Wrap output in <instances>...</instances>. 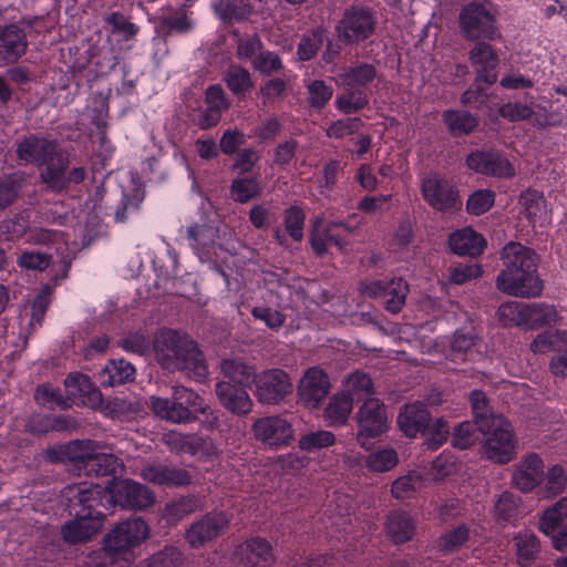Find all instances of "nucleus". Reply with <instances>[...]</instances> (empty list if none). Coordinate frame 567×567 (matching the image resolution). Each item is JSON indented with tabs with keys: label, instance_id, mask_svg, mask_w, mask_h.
<instances>
[{
	"label": "nucleus",
	"instance_id": "1",
	"mask_svg": "<svg viewBox=\"0 0 567 567\" xmlns=\"http://www.w3.org/2000/svg\"><path fill=\"white\" fill-rule=\"evenodd\" d=\"M503 269L496 277L499 291L519 298L542 293L543 282L537 274L538 256L534 249L517 241L507 243L501 250Z\"/></svg>",
	"mask_w": 567,
	"mask_h": 567
},
{
	"label": "nucleus",
	"instance_id": "2",
	"mask_svg": "<svg viewBox=\"0 0 567 567\" xmlns=\"http://www.w3.org/2000/svg\"><path fill=\"white\" fill-rule=\"evenodd\" d=\"M156 362L169 372L182 371L197 382L205 381L208 368L197 343L173 329L159 330L153 340Z\"/></svg>",
	"mask_w": 567,
	"mask_h": 567
},
{
	"label": "nucleus",
	"instance_id": "3",
	"mask_svg": "<svg viewBox=\"0 0 567 567\" xmlns=\"http://www.w3.org/2000/svg\"><path fill=\"white\" fill-rule=\"evenodd\" d=\"M71 502L81 506L75 517L62 526L63 539L71 544L83 543L96 535L102 526L104 514L95 511L101 504L105 488L97 484H75L66 486Z\"/></svg>",
	"mask_w": 567,
	"mask_h": 567
},
{
	"label": "nucleus",
	"instance_id": "4",
	"mask_svg": "<svg viewBox=\"0 0 567 567\" xmlns=\"http://www.w3.org/2000/svg\"><path fill=\"white\" fill-rule=\"evenodd\" d=\"M63 150L56 140L40 134H27L16 141V157L20 165L41 167V182H52L62 166Z\"/></svg>",
	"mask_w": 567,
	"mask_h": 567
},
{
	"label": "nucleus",
	"instance_id": "5",
	"mask_svg": "<svg viewBox=\"0 0 567 567\" xmlns=\"http://www.w3.org/2000/svg\"><path fill=\"white\" fill-rule=\"evenodd\" d=\"M150 405L156 416L175 424L193 421L194 412L205 414L209 411L198 393L183 385L173 386L171 398L151 396Z\"/></svg>",
	"mask_w": 567,
	"mask_h": 567
},
{
	"label": "nucleus",
	"instance_id": "6",
	"mask_svg": "<svg viewBox=\"0 0 567 567\" xmlns=\"http://www.w3.org/2000/svg\"><path fill=\"white\" fill-rule=\"evenodd\" d=\"M458 29L466 41H494L501 38L495 13L477 1H472L461 9Z\"/></svg>",
	"mask_w": 567,
	"mask_h": 567
},
{
	"label": "nucleus",
	"instance_id": "7",
	"mask_svg": "<svg viewBox=\"0 0 567 567\" xmlns=\"http://www.w3.org/2000/svg\"><path fill=\"white\" fill-rule=\"evenodd\" d=\"M375 28L377 17L371 9L350 6L343 11L334 31L341 43L352 45L369 39L374 33Z\"/></svg>",
	"mask_w": 567,
	"mask_h": 567
},
{
	"label": "nucleus",
	"instance_id": "8",
	"mask_svg": "<svg viewBox=\"0 0 567 567\" xmlns=\"http://www.w3.org/2000/svg\"><path fill=\"white\" fill-rule=\"evenodd\" d=\"M358 427L357 442L363 449H370V440L384 434L389 429L385 405L377 398H368L354 414Z\"/></svg>",
	"mask_w": 567,
	"mask_h": 567
},
{
	"label": "nucleus",
	"instance_id": "9",
	"mask_svg": "<svg viewBox=\"0 0 567 567\" xmlns=\"http://www.w3.org/2000/svg\"><path fill=\"white\" fill-rule=\"evenodd\" d=\"M483 436V454L486 458L506 464L516 455V440L509 422L503 419L492 421L486 431H480Z\"/></svg>",
	"mask_w": 567,
	"mask_h": 567
},
{
	"label": "nucleus",
	"instance_id": "10",
	"mask_svg": "<svg viewBox=\"0 0 567 567\" xmlns=\"http://www.w3.org/2000/svg\"><path fill=\"white\" fill-rule=\"evenodd\" d=\"M148 533L150 528L142 518L126 519L104 536L103 550L110 556L125 554L144 542Z\"/></svg>",
	"mask_w": 567,
	"mask_h": 567
},
{
	"label": "nucleus",
	"instance_id": "11",
	"mask_svg": "<svg viewBox=\"0 0 567 567\" xmlns=\"http://www.w3.org/2000/svg\"><path fill=\"white\" fill-rule=\"evenodd\" d=\"M255 396L262 404L276 405L290 395L293 385L289 374L279 368L257 373L254 378Z\"/></svg>",
	"mask_w": 567,
	"mask_h": 567
},
{
	"label": "nucleus",
	"instance_id": "12",
	"mask_svg": "<svg viewBox=\"0 0 567 567\" xmlns=\"http://www.w3.org/2000/svg\"><path fill=\"white\" fill-rule=\"evenodd\" d=\"M421 190L424 200L436 210L457 209L462 205L456 187L440 175L433 174L424 177Z\"/></svg>",
	"mask_w": 567,
	"mask_h": 567
},
{
	"label": "nucleus",
	"instance_id": "13",
	"mask_svg": "<svg viewBox=\"0 0 567 567\" xmlns=\"http://www.w3.org/2000/svg\"><path fill=\"white\" fill-rule=\"evenodd\" d=\"M251 432L256 441L275 449L288 446L295 439L292 425L279 415L257 419Z\"/></svg>",
	"mask_w": 567,
	"mask_h": 567
},
{
	"label": "nucleus",
	"instance_id": "14",
	"mask_svg": "<svg viewBox=\"0 0 567 567\" xmlns=\"http://www.w3.org/2000/svg\"><path fill=\"white\" fill-rule=\"evenodd\" d=\"M229 519L221 512H212L193 522L185 530V539L192 548H200L226 533Z\"/></svg>",
	"mask_w": 567,
	"mask_h": 567
},
{
	"label": "nucleus",
	"instance_id": "15",
	"mask_svg": "<svg viewBox=\"0 0 567 567\" xmlns=\"http://www.w3.org/2000/svg\"><path fill=\"white\" fill-rule=\"evenodd\" d=\"M329 391V377L319 367L308 368L297 385V394L300 401L311 409L318 408Z\"/></svg>",
	"mask_w": 567,
	"mask_h": 567
},
{
	"label": "nucleus",
	"instance_id": "16",
	"mask_svg": "<svg viewBox=\"0 0 567 567\" xmlns=\"http://www.w3.org/2000/svg\"><path fill=\"white\" fill-rule=\"evenodd\" d=\"M355 229L357 227L350 226L343 221L332 220L323 226H320L319 221H317L310 235L311 248L318 256H322L327 252L328 244H333L340 250H343L349 245V241L342 233L353 234Z\"/></svg>",
	"mask_w": 567,
	"mask_h": 567
},
{
	"label": "nucleus",
	"instance_id": "17",
	"mask_svg": "<svg viewBox=\"0 0 567 567\" xmlns=\"http://www.w3.org/2000/svg\"><path fill=\"white\" fill-rule=\"evenodd\" d=\"M484 41L476 42L468 51V61L475 71V81L493 84L497 81L496 68L499 64L498 53Z\"/></svg>",
	"mask_w": 567,
	"mask_h": 567
},
{
	"label": "nucleus",
	"instance_id": "18",
	"mask_svg": "<svg viewBox=\"0 0 567 567\" xmlns=\"http://www.w3.org/2000/svg\"><path fill=\"white\" fill-rule=\"evenodd\" d=\"M466 165L475 173L487 176L511 178L515 175L514 166L496 152H472L466 157Z\"/></svg>",
	"mask_w": 567,
	"mask_h": 567
},
{
	"label": "nucleus",
	"instance_id": "19",
	"mask_svg": "<svg viewBox=\"0 0 567 567\" xmlns=\"http://www.w3.org/2000/svg\"><path fill=\"white\" fill-rule=\"evenodd\" d=\"M544 478V462L537 453L524 455L514 466L512 484L520 492L528 493Z\"/></svg>",
	"mask_w": 567,
	"mask_h": 567
},
{
	"label": "nucleus",
	"instance_id": "20",
	"mask_svg": "<svg viewBox=\"0 0 567 567\" xmlns=\"http://www.w3.org/2000/svg\"><path fill=\"white\" fill-rule=\"evenodd\" d=\"M244 385L226 380L215 384V394L219 404L231 414L243 416L251 412L254 402Z\"/></svg>",
	"mask_w": 567,
	"mask_h": 567
},
{
	"label": "nucleus",
	"instance_id": "21",
	"mask_svg": "<svg viewBox=\"0 0 567 567\" xmlns=\"http://www.w3.org/2000/svg\"><path fill=\"white\" fill-rule=\"evenodd\" d=\"M519 215L524 216L533 228L544 227L550 221V209L543 193L525 189L518 198Z\"/></svg>",
	"mask_w": 567,
	"mask_h": 567
},
{
	"label": "nucleus",
	"instance_id": "22",
	"mask_svg": "<svg viewBox=\"0 0 567 567\" xmlns=\"http://www.w3.org/2000/svg\"><path fill=\"white\" fill-rule=\"evenodd\" d=\"M238 563L244 567H270L275 556L270 544L260 537L247 539L236 549Z\"/></svg>",
	"mask_w": 567,
	"mask_h": 567
},
{
	"label": "nucleus",
	"instance_id": "23",
	"mask_svg": "<svg viewBox=\"0 0 567 567\" xmlns=\"http://www.w3.org/2000/svg\"><path fill=\"white\" fill-rule=\"evenodd\" d=\"M429 421L430 413L425 409V404L421 402L405 404L398 415V425L409 437L424 432L429 426Z\"/></svg>",
	"mask_w": 567,
	"mask_h": 567
},
{
	"label": "nucleus",
	"instance_id": "24",
	"mask_svg": "<svg viewBox=\"0 0 567 567\" xmlns=\"http://www.w3.org/2000/svg\"><path fill=\"white\" fill-rule=\"evenodd\" d=\"M28 47L25 33L17 24L3 27L0 31V59L16 62L25 53Z\"/></svg>",
	"mask_w": 567,
	"mask_h": 567
},
{
	"label": "nucleus",
	"instance_id": "25",
	"mask_svg": "<svg viewBox=\"0 0 567 567\" xmlns=\"http://www.w3.org/2000/svg\"><path fill=\"white\" fill-rule=\"evenodd\" d=\"M141 476L153 484L166 486H183L190 483L192 476L186 470L165 465H146Z\"/></svg>",
	"mask_w": 567,
	"mask_h": 567
},
{
	"label": "nucleus",
	"instance_id": "26",
	"mask_svg": "<svg viewBox=\"0 0 567 567\" xmlns=\"http://www.w3.org/2000/svg\"><path fill=\"white\" fill-rule=\"evenodd\" d=\"M118 501L125 507L144 509L154 504V494L146 487L134 481H124L117 487Z\"/></svg>",
	"mask_w": 567,
	"mask_h": 567
},
{
	"label": "nucleus",
	"instance_id": "27",
	"mask_svg": "<svg viewBox=\"0 0 567 567\" xmlns=\"http://www.w3.org/2000/svg\"><path fill=\"white\" fill-rule=\"evenodd\" d=\"M449 245L452 251L457 255L475 257L483 252L486 241L474 229L465 227L450 235Z\"/></svg>",
	"mask_w": 567,
	"mask_h": 567
},
{
	"label": "nucleus",
	"instance_id": "28",
	"mask_svg": "<svg viewBox=\"0 0 567 567\" xmlns=\"http://www.w3.org/2000/svg\"><path fill=\"white\" fill-rule=\"evenodd\" d=\"M340 84L344 89H360L370 84L377 78V68L372 63L358 62L354 65L341 69Z\"/></svg>",
	"mask_w": 567,
	"mask_h": 567
},
{
	"label": "nucleus",
	"instance_id": "29",
	"mask_svg": "<svg viewBox=\"0 0 567 567\" xmlns=\"http://www.w3.org/2000/svg\"><path fill=\"white\" fill-rule=\"evenodd\" d=\"M558 320L559 316L555 306L545 302L526 303L523 328L539 329L556 324Z\"/></svg>",
	"mask_w": 567,
	"mask_h": 567
},
{
	"label": "nucleus",
	"instance_id": "30",
	"mask_svg": "<svg viewBox=\"0 0 567 567\" xmlns=\"http://www.w3.org/2000/svg\"><path fill=\"white\" fill-rule=\"evenodd\" d=\"M385 530L394 544H403L412 539L415 533V524L408 513L395 511L389 515Z\"/></svg>",
	"mask_w": 567,
	"mask_h": 567
},
{
	"label": "nucleus",
	"instance_id": "31",
	"mask_svg": "<svg viewBox=\"0 0 567 567\" xmlns=\"http://www.w3.org/2000/svg\"><path fill=\"white\" fill-rule=\"evenodd\" d=\"M221 375L233 384L248 385L256 377L254 365L239 358L223 359L219 363Z\"/></svg>",
	"mask_w": 567,
	"mask_h": 567
},
{
	"label": "nucleus",
	"instance_id": "32",
	"mask_svg": "<svg viewBox=\"0 0 567 567\" xmlns=\"http://www.w3.org/2000/svg\"><path fill=\"white\" fill-rule=\"evenodd\" d=\"M134 375V365L124 359H117L111 360L99 372V380L103 386H114L132 381Z\"/></svg>",
	"mask_w": 567,
	"mask_h": 567
},
{
	"label": "nucleus",
	"instance_id": "33",
	"mask_svg": "<svg viewBox=\"0 0 567 567\" xmlns=\"http://www.w3.org/2000/svg\"><path fill=\"white\" fill-rule=\"evenodd\" d=\"M353 408V396L350 393L334 394L323 411L324 420L330 426H341L347 423Z\"/></svg>",
	"mask_w": 567,
	"mask_h": 567
},
{
	"label": "nucleus",
	"instance_id": "34",
	"mask_svg": "<svg viewBox=\"0 0 567 567\" xmlns=\"http://www.w3.org/2000/svg\"><path fill=\"white\" fill-rule=\"evenodd\" d=\"M474 424L478 431H486L492 421L503 419L504 416L496 414L489 404L487 395L481 390H473L468 396Z\"/></svg>",
	"mask_w": 567,
	"mask_h": 567
},
{
	"label": "nucleus",
	"instance_id": "35",
	"mask_svg": "<svg viewBox=\"0 0 567 567\" xmlns=\"http://www.w3.org/2000/svg\"><path fill=\"white\" fill-rule=\"evenodd\" d=\"M162 442L167 449L177 454L195 455L204 446V440L199 435L185 434L174 430L164 433Z\"/></svg>",
	"mask_w": 567,
	"mask_h": 567
},
{
	"label": "nucleus",
	"instance_id": "36",
	"mask_svg": "<svg viewBox=\"0 0 567 567\" xmlns=\"http://www.w3.org/2000/svg\"><path fill=\"white\" fill-rule=\"evenodd\" d=\"M425 485V477L420 471H409L393 481L391 495L395 499L412 498Z\"/></svg>",
	"mask_w": 567,
	"mask_h": 567
},
{
	"label": "nucleus",
	"instance_id": "37",
	"mask_svg": "<svg viewBox=\"0 0 567 567\" xmlns=\"http://www.w3.org/2000/svg\"><path fill=\"white\" fill-rule=\"evenodd\" d=\"M450 133L462 136L472 133L478 126V117L464 110H449L442 115Z\"/></svg>",
	"mask_w": 567,
	"mask_h": 567
},
{
	"label": "nucleus",
	"instance_id": "38",
	"mask_svg": "<svg viewBox=\"0 0 567 567\" xmlns=\"http://www.w3.org/2000/svg\"><path fill=\"white\" fill-rule=\"evenodd\" d=\"M123 467V462L116 455L94 451L84 468L96 476H115L122 473Z\"/></svg>",
	"mask_w": 567,
	"mask_h": 567
},
{
	"label": "nucleus",
	"instance_id": "39",
	"mask_svg": "<svg viewBox=\"0 0 567 567\" xmlns=\"http://www.w3.org/2000/svg\"><path fill=\"white\" fill-rule=\"evenodd\" d=\"M60 158L63 164L58 173L59 175L52 182H43L50 190L58 193L66 189L70 184L82 183L86 176V172L83 167H73L68 171L70 161L64 152H62Z\"/></svg>",
	"mask_w": 567,
	"mask_h": 567
},
{
	"label": "nucleus",
	"instance_id": "40",
	"mask_svg": "<svg viewBox=\"0 0 567 567\" xmlns=\"http://www.w3.org/2000/svg\"><path fill=\"white\" fill-rule=\"evenodd\" d=\"M559 528H567V497L548 507L539 519V529L544 534H553Z\"/></svg>",
	"mask_w": 567,
	"mask_h": 567
},
{
	"label": "nucleus",
	"instance_id": "41",
	"mask_svg": "<svg viewBox=\"0 0 567 567\" xmlns=\"http://www.w3.org/2000/svg\"><path fill=\"white\" fill-rule=\"evenodd\" d=\"M227 87L236 95H244L254 87L249 71L241 65L230 64L223 74Z\"/></svg>",
	"mask_w": 567,
	"mask_h": 567
},
{
	"label": "nucleus",
	"instance_id": "42",
	"mask_svg": "<svg viewBox=\"0 0 567 567\" xmlns=\"http://www.w3.org/2000/svg\"><path fill=\"white\" fill-rule=\"evenodd\" d=\"M215 11L224 21H240L248 19L254 7L247 0H220L215 4Z\"/></svg>",
	"mask_w": 567,
	"mask_h": 567
},
{
	"label": "nucleus",
	"instance_id": "43",
	"mask_svg": "<svg viewBox=\"0 0 567 567\" xmlns=\"http://www.w3.org/2000/svg\"><path fill=\"white\" fill-rule=\"evenodd\" d=\"M262 188L257 177L236 178L231 182L230 194L237 203H248L261 195Z\"/></svg>",
	"mask_w": 567,
	"mask_h": 567
},
{
	"label": "nucleus",
	"instance_id": "44",
	"mask_svg": "<svg viewBox=\"0 0 567 567\" xmlns=\"http://www.w3.org/2000/svg\"><path fill=\"white\" fill-rule=\"evenodd\" d=\"M516 547L517 561L522 566H527L535 560L539 551V543L536 536L530 532L519 533L514 538Z\"/></svg>",
	"mask_w": 567,
	"mask_h": 567
},
{
	"label": "nucleus",
	"instance_id": "45",
	"mask_svg": "<svg viewBox=\"0 0 567 567\" xmlns=\"http://www.w3.org/2000/svg\"><path fill=\"white\" fill-rule=\"evenodd\" d=\"M408 292L409 286L403 279L390 280L382 297L384 298L385 309L392 313H398L405 305Z\"/></svg>",
	"mask_w": 567,
	"mask_h": 567
},
{
	"label": "nucleus",
	"instance_id": "46",
	"mask_svg": "<svg viewBox=\"0 0 567 567\" xmlns=\"http://www.w3.org/2000/svg\"><path fill=\"white\" fill-rule=\"evenodd\" d=\"M23 183L24 177L19 173L0 177V209L7 208L16 202Z\"/></svg>",
	"mask_w": 567,
	"mask_h": 567
},
{
	"label": "nucleus",
	"instance_id": "47",
	"mask_svg": "<svg viewBox=\"0 0 567 567\" xmlns=\"http://www.w3.org/2000/svg\"><path fill=\"white\" fill-rule=\"evenodd\" d=\"M545 481L543 486V494L546 497H554L561 494L567 486V474L564 467L559 464L551 465L544 472Z\"/></svg>",
	"mask_w": 567,
	"mask_h": 567
},
{
	"label": "nucleus",
	"instance_id": "48",
	"mask_svg": "<svg viewBox=\"0 0 567 567\" xmlns=\"http://www.w3.org/2000/svg\"><path fill=\"white\" fill-rule=\"evenodd\" d=\"M336 442V436L327 430L310 431L301 434L298 440V447L306 452H316L329 447Z\"/></svg>",
	"mask_w": 567,
	"mask_h": 567
},
{
	"label": "nucleus",
	"instance_id": "49",
	"mask_svg": "<svg viewBox=\"0 0 567 567\" xmlns=\"http://www.w3.org/2000/svg\"><path fill=\"white\" fill-rule=\"evenodd\" d=\"M398 462V453L393 449H380L367 456L365 466L371 472L382 473L392 470Z\"/></svg>",
	"mask_w": 567,
	"mask_h": 567
},
{
	"label": "nucleus",
	"instance_id": "50",
	"mask_svg": "<svg viewBox=\"0 0 567 567\" xmlns=\"http://www.w3.org/2000/svg\"><path fill=\"white\" fill-rule=\"evenodd\" d=\"M347 391L346 393H350L353 399L365 400L368 398H372L373 394V382L371 378L363 372L355 371L348 375L346 380Z\"/></svg>",
	"mask_w": 567,
	"mask_h": 567
},
{
	"label": "nucleus",
	"instance_id": "51",
	"mask_svg": "<svg viewBox=\"0 0 567 567\" xmlns=\"http://www.w3.org/2000/svg\"><path fill=\"white\" fill-rule=\"evenodd\" d=\"M347 91L336 99V106L344 114L355 113L364 109L368 96L362 90L346 89Z\"/></svg>",
	"mask_w": 567,
	"mask_h": 567
},
{
	"label": "nucleus",
	"instance_id": "52",
	"mask_svg": "<svg viewBox=\"0 0 567 567\" xmlns=\"http://www.w3.org/2000/svg\"><path fill=\"white\" fill-rule=\"evenodd\" d=\"M97 450V444L91 440L72 441L63 444V452L68 461L81 462L84 466L87 464L89 458L93 452Z\"/></svg>",
	"mask_w": 567,
	"mask_h": 567
},
{
	"label": "nucleus",
	"instance_id": "53",
	"mask_svg": "<svg viewBox=\"0 0 567 567\" xmlns=\"http://www.w3.org/2000/svg\"><path fill=\"white\" fill-rule=\"evenodd\" d=\"M182 553L177 547H165L161 551L143 560L140 567H178L182 563Z\"/></svg>",
	"mask_w": 567,
	"mask_h": 567
},
{
	"label": "nucleus",
	"instance_id": "54",
	"mask_svg": "<svg viewBox=\"0 0 567 567\" xmlns=\"http://www.w3.org/2000/svg\"><path fill=\"white\" fill-rule=\"evenodd\" d=\"M51 262L52 256L39 250H24L17 259V264L20 268L33 271H43Z\"/></svg>",
	"mask_w": 567,
	"mask_h": 567
},
{
	"label": "nucleus",
	"instance_id": "55",
	"mask_svg": "<svg viewBox=\"0 0 567 567\" xmlns=\"http://www.w3.org/2000/svg\"><path fill=\"white\" fill-rule=\"evenodd\" d=\"M468 538V529L465 525L442 534L437 540L436 546L440 551L449 554L461 547Z\"/></svg>",
	"mask_w": 567,
	"mask_h": 567
},
{
	"label": "nucleus",
	"instance_id": "56",
	"mask_svg": "<svg viewBox=\"0 0 567 567\" xmlns=\"http://www.w3.org/2000/svg\"><path fill=\"white\" fill-rule=\"evenodd\" d=\"M105 22L111 27V32L121 37L125 41L134 39L138 32L137 25L128 21L124 14L120 12H113L105 17Z\"/></svg>",
	"mask_w": 567,
	"mask_h": 567
},
{
	"label": "nucleus",
	"instance_id": "57",
	"mask_svg": "<svg viewBox=\"0 0 567 567\" xmlns=\"http://www.w3.org/2000/svg\"><path fill=\"white\" fill-rule=\"evenodd\" d=\"M449 281L454 285H463L468 280L478 278L483 270L475 262H460L449 268Z\"/></svg>",
	"mask_w": 567,
	"mask_h": 567
},
{
	"label": "nucleus",
	"instance_id": "58",
	"mask_svg": "<svg viewBox=\"0 0 567 567\" xmlns=\"http://www.w3.org/2000/svg\"><path fill=\"white\" fill-rule=\"evenodd\" d=\"M525 302L508 301L499 306L497 315L504 326L523 327L525 315Z\"/></svg>",
	"mask_w": 567,
	"mask_h": 567
},
{
	"label": "nucleus",
	"instance_id": "59",
	"mask_svg": "<svg viewBox=\"0 0 567 567\" xmlns=\"http://www.w3.org/2000/svg\"><path fill=\"white\" fill-rule=\"evenodd\" d=\"M426 434L425 444L429 449L436 450L447 439L450 426L443 417H437L434 422L429 421V426L424 430Z\"/></svg>",
	"mask_w": 567,
	"mask_h": 567
},
{
	"label": "nucleus",
	"instance_id": "60",
	"mask_svg": "<svg viewBox=\"0 0 567 567\" xmlns=\"http://www.w3.org/2000/svg\"><path fill=\"white\" fill-rule=\"evenodd\" d=\"M495 194L489 189H480L470 195L466 209L470 214L482 215L494 204Z\"/></svg>",
	"mask_w": 567,
	"mask_h": 567
},
{
	"label": "nucleus",
	"instance_id": "61",
	"mask_svg": "<svg viewBox=\"0 0 567 567\" xmlns=\"http://www.w3.org/2000/svg\"><path fill=\"white\" fill-rule=\"evenodd\" d=\"M251 64L256 71L267 76L277 73L282 69L281 59L278 54L270 51H260L258 55L255 56Z\"/></svg>",
	"mask_w": 567,
	"mask_h": 567
},
{
	"label": "nucleus",
	"instance_id": "62",
	"mask_svg": "<svg viewBox=\"0 0 567 567\" xmlns=\"http://www.w3.org/2000/svg\"><path fill=\"white\" fill-rule=\"evenodd\" d=\"M196 508V499L190 497H183L166 505L165 517L171 522H178L183 517L194 513Z\"/></svg>",
	"mask_w": 567,
	"mask_h": 567
},
{
	"label": "nucleus",
	"instance_id": "63",
	"mask_svg": "<svg viewBox=\"0 0 567 567\" xmlns=\"http://www.w3.org/2000/svg\"><path fill=\"white\" fill-rule=\"evenodd\" d=\"M363 123L359 117H347L334 121L327 128V136L333 138H343L351 134H354L362 127Z\"/></svg>",
	"mask_w": 567,
	"mask_h": 567
},
{
	"label": "nucleus",
	"instance_id": "64",
	"mask_svg": "<svg viewBox=\"0 0 567 567\" xmlns=\"http://www.w3.org/2000/svg\"><path fill=\"white\" fill-rule=\"evenodd\" d=\"M543 125L566 126L567 125V100L557 99L551 101L549 110L544 115Z\"/></svg>",
	"mask_w": 567,
	"mask_h": 567
}]
</instances>
